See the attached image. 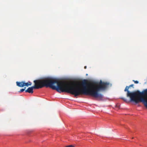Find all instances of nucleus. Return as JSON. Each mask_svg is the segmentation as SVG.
<instances>
[{
	"instance_id": "f257e3e1",
	"label": "nucleus",
	"mask_w": 147,
	"mask_h": 147,
	"mask_svg": "<svg viewBox=\"0 0 147 147\" xmlns=\"http://www.w3.org/2000/svg\"><path fill=\"white\" fill-rule=\"evenodd\" d=\"M34 86L29 87L25 90L26 92L30 93L33 92L34 89H38L44 87H49L53 90H56L57 92H66L74 95L75 97L80 95H87V82L86 80L82 81L81 83L82 88H80L76 86L78 82H59L56 78L48 77L42 80H34Z\"/></svg>"
},
{
	"instance_id": "f03ea898",
	"label": "nucleus",
	"mask_w": 147,
	"mask_h": 147,
	"mask_svg": "<svg viewBox=\"0 0 147 147\" xmlns=\"http://www.w3.org/2000/svg\"><path fill=\"white\" fill-rule=\"evenodd\" d=\"M134 94L136 96L132 102L136 104L142 102L147 108V89L144 90L142 92L137 90V92Z\"/></svg>"
},
{
	"instance_id": "7ed1b4c3",
	"label": "nucleus",
	"mask_w": 147,
	"mask_h": 147,
	"mask_svg": "<svg viewBox=\"0 0 147 147\" xmlns=\"http://www.w3.org/2000/svg\"><path fill=\"white\" fill-rule=\"evenodd\" d=\"M134 84H132L129 85V86H127L124 90L125 92H127V96L128 97H129L130 98V101L132 102L136 96V95H134V94L136 92H137V91L130 92L129 91V89L130 87H131L134 88Z\"/></svg>"
},
{
	"instance_id": "20e7f679",
	"label": "nucleus",
	"mask_w": 147,
	"mask_h": 147,
	"mask_svg": "<svg viewBox=\"0 0 147 147\" xmlns=\"http://www.w3.org/2000/svg\"><path fill=\"white\" fill-rule=\"evenodd\" d=\"M16 83L17 85L19 87H23L24 86V82L23 81L20 82H17Z\"/></svg>"
},
{
	"instance_id": "39448f33",
	"label": "nucleus",
	"mask_w": 147,
	"mask_h": 147,
	"mask_svg": "<svg viewBox=\"0 0 147 147\" xmlns=\"http://www.w3.org/2000/svg\"><path fill=\"white\" fill-rule=\"evenodd\" d=\"M24 86H26L27 87H28V86H30L31 85V84L30 83V84H28V83L27 82V83H25V82H24Z\"/></svg>"
},
{
	"instance_id": "423d86ee",
	"label": "nucleus",
	"mask_w": 147,
	"mask_h": 147,
	"mask_svg": "<svg viewBox=\"0 0 147 147\" xmlns=\"http://www.w3.org/2000/svg\"><path fill=\"white\" fill-rule=\"evenodd\" d=\"M121 98L125 102H128L127 99L125 98Z\"/></svg>"
},
{
	"instance_id": "0eeeda50",
	"label": "nucleus",
	"mask_w": 147,
	"mask_h": 147,
	"mask_svg": "<svg viewBox=\"0 0 147 147\" xmlns=\"http://www.w3.org/2000/svg\"><path fill=\"white\" fill-rule=\"evenodd\" d=\"M26 88V87H25L24 88V89H23V88H22V89H21L20 90V91H19V92H23V91H24V90H25V89Z\"/></svg>"
},
{
	"instance_id": "6e6552de",
	"label": "nucleus",
	"mask_w": 147,
	"mask_h": 147,
	"mask_svg": "<svg viewBox=\"0 0 147 147\" xmlns=\"http://www.w3.org/2000/svg\"><path fill=\"white\" fill-rule=\"evenodd\" d=\"M133 81L134 82L135 84H138L139 83V82L138 81L136 80H133Z\"/></svg>"
},
{
	"instance_id": "1a4fd4ad",
	"label": "nucleus",
	"mask_w": 147,
	"mask_h": 147,
	"mask_svg": "<svg viewBox=\"0 0 147 147\" xmlns=\"http://www.w3.org/2000/svg\"><path fill=\"white\" fill-rule=\"evenodd\" d=\"M74 145H70L66 146H65V147H74Z\"/></svg>"
},
{
	"instance_id": "9d476101",
	"label": "nucleus",
	"mask_w": 147,
	"mask_h": 147,
	"mask_svg": "<svg viewBox=\"0 0 147 147\" xmlns=\"http://www.w3.org/2000/svg\"><path fill=\"white\" fill-rule=\"evenodd\" d=\"M28 84H30V83L31 85V84H32V83H31V82H28Z\"/></svg>"
},
{
	"instance_id": "9b49d317",
	"label": "nucleus",
	"mask_w": 147,
	"mask_h": 147,
	"mask_svg": "<svg viewBox=\"0 0 147 147\" xmlns=\"http://www.w3.org/2000/svg\"><path fill=\"white\" fill-rule=\"evenodd\" d=\"M86 66H85L84 67V69H86Z\"/></svg>"
}]
</instances>
